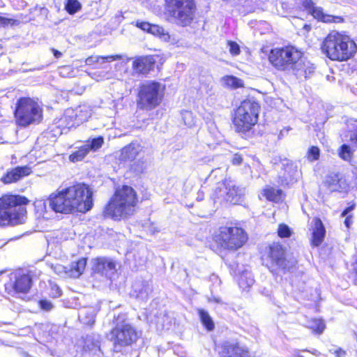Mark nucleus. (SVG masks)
I'll use <instances>...</instances> for the list:
<instances>
[{
  "mask_svg": "<svg viewBox=\"0 0 357 357\" xmlns=\"http://www.w3.org/2000/svg\"><path fill=\"white\" fill-rule=\"evenodd\" d=\"M255 3H256L257 4V1H256V0L255 1Z\"/></svg>",
  "mask_w": 357,
  "mask_h": 357,
  "instance_id": "obj_61",
  "label": "nucleus"
},
{
  "mask_svg": "<svg viewBox=\"0 0 357 357\" xmlns=\"http://www.w3.org/2000/svg\"><path fill=\"white\" fill-rule=\"evenodd\" d=\"M83 348L85 351L96 354L100 351L99 340L88 335L84 340Z\"/></svg>",
  "mask_w": 357,
  "mask_h": 357,
  "instance_id": "obj_27",
  "label": "nucleus"
},
{
  "mask_svg": "<svg viewBox=\"0 0 357 357\" xmlns=\"http://www.w3.org/2000/svg\"><path fill=\"white\" fill-rule=\"evenodd\" d=\"M132 162V163L130 165V169L136 174H141L146 169V164L144 158H137Z\"/></svg>",
  "mask_w": 357,
  "mask_h": 357,
  "instance_id": "obj_35",
  "label": "nucleus"
},
{
  "mask_svg": "<svg viewBox=\"0 0 357 357\" xmlns=\"http://www.w3.org/2000/svg\"><path fill=\"white\" fill-rule=\"evenodd\" d=\"M263 195L268 201L279 202L282 200V190L270 185H266L263 190Z\"/></svg>",
  "mask_w": 357,
  "mask_h": 357,
  "instance_id": "obj_25",
  "label": "nucleus"
},
{
  "mask_svg": "<svg viewBox=\"0 0 357 357\" xmlns=\"http://www.w3.org/2000/svg\"><path fill=\"white\" fill-rule=\"evenodd\" d=\"M115 327L111 331L112 340L116 351L118 347L130 346L138 338L136 329L126 319L125 314H119L115 317Z\"/></svg>",
  "mask_w": 357,
  "mask_h": 357,
  "instance_id": "obj_10",
  "label": "nucleus"
},
{
  "mask_svg": "<svg viewBox=\"0 0 357 357\" xmlns=\"http://www.w3.org/2000/svg\"><path fill=\"white\" fill-rule=\"evenodd\" d=\"M52 289H54V291H56L55 293H52V295H53L54 297L56 298V297H59V296H61V289H59V287L57 285H56V284L53 285Z\"/></svg>",
  "mask_w": 357,
  "mask_h": 357,
  "instance_id": "obj_52",
  "label": "nucleus"
},
{
  "mask_svg": "<svg viewBox=\"0 0 357 357\" xmlns=\"http://www.w3.org/2000/svg\"><path fill=\"white\" fill-rule=\"evenodd\" d=\"M89 153L88 147L84 144L78 150L72 153L69 156V159L73 162L81 161Z\"/></svg>",
  "mask_w": 357,
  "mask_h": 357,
  "instance_id": "obj_34",
  "label": "nucleus"
},
{
  "mask_svg": "<svg viewBox=\"0 0 357 357\" xmlns=\"http://www.w3.org/2000/svg\"><path fill=\"white\" fill-rule=\"evenodd\" d=\"M87 314V312L85 309H82L79 312V318L85 324H93L94 322V316L92 313L89 314V317H86V319L84 318V316Z\"/></svg>",
  "mask_w": 357,
  "mask_h": 357,
  "instance_id": "obj_41",
  "label": "nucleus"
},
{
  "mask_svg": "<svg viewBox=\"0 0 357 357\" xmlns=\"http://www.w3.org/2000/svg\"><path fill=\"white\" fill-rule=\"evenodd\" d=\"M228 46L229 47V52L233 56H237L240 54V47L239 45L234 41H228Z\"/></svg>",
  "mask_w": 357,
  "mask_h": 357,
  "instance_id": "obj_45",
  "label": "nucleus"
},
{
  "mask_svg": "<svg viewBox=\"0 0 357 357\" xmlns=\"http://www.w3.org/2000/svg\"><path fill=\"white\" fill-rule=\"evenodd\" d=\"M165 86L156 81H146L141 84L137 105L139 109L151 110L158 107L162 99Z\"/></svg>",
  "mask_w": 357,
  "mask_h": 357,
  "instance_id": "obj_6",
  "label": "nucleus"
},
{
  "mask_svg": "<svg viewBox=\"0 0 357 357\" xmlns=\"http://www.w3.org/2000/svg\"><path fill=\"white\" fill-rule=\"evenodd\" d=\"M167 10L175 23L187 26L192 22L196 12L195 0H165Z\"/></svg>",
  "mask_w": 357,
  "mask_h": 357,
  "instance_id": "obj_7",
  "label": "nucleus"
},
{
  "mask_svg": "<svg viewBox=\"0 0 357 357\" xmlns=\"http://www.w3.org/2000/svg\"><path fill=\"white\" fill-rule=\"evenodd\" d=\"M15 281L13 284V288L16 292L26 293L31 287L32 280L29 274L16 272L13 274Z\"/></svg>",
  "mask_w": 357,
  "mask_h": 357,
  "instance_id": "obj_21",
  "label": "nucleus"
},
{
  "mask_svg": "<svg viewBox=\"0 0 357 357\" xmlns=\"http://www.w3.org/2000/svg\"><path fill=\"white\" fill-rule=\"evenodd\" d=\"M15 20L0 16V26L13 25L15 24Z\"/></svg>",
  "mask_w": 357,
  "mask_h": 357,
  "instance_id": "obj_48",
  "label": "nucleus"
},
{
  "mask_svg": "<svg viewBox=\"0 0 357 357\" xmlns=\"http://www.w3.org/2000/svg\"><path fill=\"white\" fill-rule=\"evenodd\" d=\"M81 8L82 5L77 0H68L65 4V9L70 15L76 13Z\"/></svg>",
  "mask_w": 357,
  "mask_h": 357,
  "instance_id": "obj_37",
  "label": "nucleus"
},
{
  "mask_svg": "<svg viewBox=\"0 0 357 357\" xmlns=\"http://www.w3.org/2000/svg\"><path fill=\"white\" fill-rule=\"evenodd\" d=\"M152 35L158 37L164 42H168L173 45L178 46V40L174 36L169 35L162 26L157 24H152L150 33Z\"/></svg>",
  "mask_w": 357,
  "mask_h": 357,
  "instance_id": "obj_23",
  "label": "nucleus"
},
{
  "mask_svg": "<svg viewBox=\"0 0 357 357\" xmlns=\"http://www.w3.org/2000/svg\"><path fill=\"white\" fill-rule=\"evenodd\" d=\"M322 50L331 60L347 61L356 54L357 45L349 36L335 32L326 38Z\"/></svg>",
  "mask_w": 357,
  "mask_h": 357,
  "instance_id": "obj_4",
  "label": "nucleus"
},
{
  "mask_svg": "<svg viewBox=\"0 0 357 357\" xmlns=\"http://www.w3.org/2000/svg\"><path fill=\"white\" fill-rule=\"evenodd\" d=\"M38 305H39L40 308L42 310L45 311V312H50L54 307V305L52 303V302H50V301H48L47 299H42V300L39 301Z\"/></svg>",
  "mask_w": 357,
  "mask_h": 357,
  "instance_id": "obj_44",
  "label": "nucleus"
},
{
  "mask_svg": "<svg viewBox=\"0 0 357 357\" xmlns=\"http://www.w3.org/2000/svg\"><path fill=\"white\" fill-rule=\"evenodd\" d=\"M137 198L134 189L128 185H123L116 189L105 208V215L115 220L126 218L135 212Z\"/></svg>",
  "mask_w": 357,
  "mask_h": 357,
  "instance_id": "obj_2",
  "label": "nucleus"
},
{
  "mask_svg": "<svg viewBox=\"0 0 357 357\" xmlns=\"http://www.w3.org/2000/svg\"><path fill=\"white\" fill-rule=\"evenodd\" d=\"M122 57L123 56L120 54L109 55V56H90L86 59L85 63L87 65H92L95 63H98L100 61V60L102 61V63L112 62L113 61L121 59Z\"/></svg>",
  "mask_w": 357,
  "mask_h": 357,
  "instance_id": "obj_28",
  "label": "nucleus"
},
{
  "mask_svg": "<svg viewBox=\"0 0 357 357\" xmlns=\"http://www.w3.org/2000/svg\"><path fill=\"white\" fill-rule=\"evenodd\" d=\"M354 206H351L346 208L342 213V216H347L349 213L354 209Z\"/></svg>",
  "mask_w": 357,
  "mask_h": 357,
  "instance_id": "obj_55",
  "label": "nucleus"
},
{
  "mask_svg": "<svg viewBox=\"0 0 357 357\" xmlns=\"http://www.w3.org/2000/svg\"><path fill=\"white\" fill-rule=\"evenodd\" d=\"M335 354L337 357H344L346 355V351L342 349L339 348L335 351Z\"/></svg>",
  "mask_w": 357,
  "mask_h": 357,
  "instance_id": "obj_53",
  "label": "nucleus"
},
{
  "mask_svg": "<svg viewBox=\"0 0 357 357\" xmlns=\"http://www.w3.org/2000/svg\"><path fill=\"white\" fill-rule=\"evenodd\" d=\"M319 157V149L317 146H312L307 152V158L310 161L317 160Z\"/></svg>",
  "mask_w": 357,
  "mask_h": 357,
  "instance_id": "obj_43",
  "label": "nucleus"
},
{
  "mask_svg": "<svg viewBox=\"0 0 357 357\" xmlns=\"http://www.w3.org/2000/svg\"><path fill=\"white\" fill-rule=\"evenodd\" d=\"M70 121V119H68L66 121H62V117L59 120V126H65L66 128H70V127H68L67 126V123Z\"/></svg>",
  "mask_w": 357,
  "mask_h": 357,
  "instance_id": "obj_56",
  "label": "nucleus"
},
{
  "mask_svg": "<svg viewBox=\"0 0 357 357\" xmlns=\"http://www.w3.org/2000/svg\"><path fill=\"white\" fill-rule=\"evenodd\" d=\"M296 263V259L287 255L285 248L280 243H273L269 246L266 266L272 273L289 272Z\"/></svg>",
  "mask_w": 357,
  "mask_h": 357,
  "instance_id": "obj_9",
  "label": "nucleus"
},
{
  "mask_svg": "<svg viewBox=\"0 0 357 357\" xmlns=\"http://www.w3.org/2000/svg\"><path fill=\"white\" fill-rule=\"evenodd\" d=\"M245 188L236 185L230 179L219 183L215 190V198L233 204H238L243 201Z\"/></svg>",
  "mask_w": 357,
  "mask_h": 357,
  "instance_id": "obj_13",
  "label": "nucleus"
},
{
  "mask_svg": "<svg viewBox=\"0 0 357 357\" xmlns=\"http://www.w3.org/2000/svg\"><path fill=\"white\" fill-rule=\"evenodd\" d=\"M255 283L252 275L249 272H243L238 279V285L243 290H246Z\"/></svg>",
  "mask_w": 357,
  "mask_h": 357,
  "instance_id": "obj_30",
  "label": "nucleus"
},
{
  "mask_svg": "<svg viewBox=\"0 0 357 357\" xmlns=\"http://www.w3.org/2000/svg\"><path fill=\"white\" fill-rule=\"evenodd\" d=\"M243 161V156L241 153H236L233 155L231 162L234 165H238L241 164Z\"/></svg>",
  "mask_w": 357,
  "mask_h": 357,
  "instance_id": "obj_49",
  "label": "nucleus"
},
{
  "mask_svg": "<svg viewBox=\"0 0 357 357\" xmlns=\"http://www.w3.org/2000/svg\"><path fill=\"white\" fill-rule=\"evenodd\" d=\"M298 357H303V356H298Z\"/></svg>",
  "mask_w": 357,
  "mask_h": 357,
  "instance_id": "obj_63",
  "label": "nucleus"
},
{
  "mask_svg": "<svg viewBox=\"0 0 357 357\" xmlns=\"http://www.w3.org/2000/svg\"><path fill=\"white\" fill-rule=\"evenodd\" d=\"M31 169L28 166H18L10 169L1 178V181L4 184L15 183L24 176L29 175Z\"/></svg>",
  "mask_w": 357,
  "mask_h": 357,
  "instance_id": "obj_19",
  "label": "nucleus"
},
{
  "mask_svg": "<svg viewBox=\"0 0 357 357\" xmlns=\"http://www.w3.org/2000/svg\"><path fill=\"white\" fill-rule=\"evenodd\" d=\"M339 155L344 160L349 161L352 158L353 152L349 145L343 144L340 148Z\"/></svg>",
  "mask_w": 357,
  "mask_h": 357,
  "instance_id": "obj_40",
  "label": "nucleus"
},
{
  "mask_svg": "<svg viewBox=\"0 0 357 357\" xmlns=\"http://www.w3.org/2000/svg\"><path fill=\"white\" fill-rule=\"evenodd\" d=\"M220 357H254L248 348L234 341H225L220 347Z\"/></svg>",
  "mask_w": 357,
  "mask_h": 357,
  "instance_id": "obj_14",
  "label": "nucleus"
},
{
  "mask_svg": "<svg viewBox=\"0 0 357 357\" xmlns=\"http://www.w3.org/2000/svg\"><path fill=\"white\" fill-rule=\"evenodd\" d=\"M52 268H54V271L56 273H57L58 274H61L63 273H68V271H66V268L61 265H59V264L52 266Z\"/></svg>",
  "mask_w": 357,
  "mask_h": 357,
  "instance_id": "obj_50",
  "label": "nucleus"
},
{
  "mask_svg": "<svg viewBox=\"0 0 357 357\" xmlns=\"http://www.w3.org/2000/svg\"><path fill=\"white\" fill-rule=\"evenodd\" d=\"M26 197L6 194L0 197V226L23 224L26 219Z\"/></svg>",
  "mask_w": 357,
  "mask_h": 357,
  "instance_id": "obj_3",
  "label": "nucleus"
},
{
  "mask_svg": "<svg viewBox=\"0 0 357 357\" xmlns=\"http://www.w3.org/2000/svg\"><path fill=\"white\" fill-rule=\"evenodd\" d=\"M92 195L88 185L78 183L52 195L48 202L51 208L56 213H85L93 206Z\"/></svg>",
  "mask_w": 357,
  "mask_h": 357,
  "instance_id": "obj_1",
  "label": "nucleus"
},
{
  "mask_svg": "<svg viewBox=\"0 0 357 357\" xmlns=\"http://www.w3.org/2000/svg\"><path fill=\"white\" fill-rule=\"evenodd\" d=\"M181 117L184 124L190 128L194 126L197 123L196 118L190 111H183L181 112Z\"/></svg>",
  "mask_w": 357,
  "mask_h": 357,
  "instance_id": "obj_38",
  "label": "nucleus"
},
{
  "mask_svg": "<svg viewBox=\"0 0 357 357\" xmlns=\"http://www.w3.org/2000/svg\"><path fill=\"white\" fill-rule=\"evenodd\" d=\"M197 199L198 201H202V200H203V199H204V195H203V192H202L199 191V192H198V195H197Z\"/></svg>",
  "mask_w": 357,
  "mask_h": 357,
  "instance_id": "obj_58",
  "label": "nucleus"
},
{
  "mask_svg": "<svg viewBox=\"0 0 357 357\" xmlns=\"http://www.w3.org/2000/svg\"><path fill=\"white\" fill-rule=\"evenodd\" d=\"M151 291L152 288L148 282L137 280L132 284L130 296L137 300L144 301L148 299Z\"/></svg>",
  "mask_w": 357,
  "mask_h": 357,
  "instance_id": "obj_20",
  "label": "nucleus"
},
{
  "mask_svg": "<svg viewBox=\"0 0 357 357\" xmlns=\"http://www.w3.org/2000/svg\"><path fill=\"white\" fill-rule=\"evenodd\" d=\"M94 273L111 279L116 272L115 261L108 257H98L93 260Z\"/></svg>",
  "mask_w": 357,
  "mask_h": 357,
  "instance_id": "obj_16",
  "label": "nucleus"
},
{
  "mask_svg": "<svg viewBox=\"0 0 357 357\" xmlns=\"http://www.w3.org/2000/svg\"><path fill=\"white\" fill-rule=\"evenodd\" d=\"M213 239L221 248L236 251L247 242L248 235L244 229L238 227H221Z\"/></svg>",
  "mask_w": 357,
  "mask_h": 357,
  "instance_id": "obj_8",
  "label": "nucleus"
},
{
  "mask_svg": "<svg viewBox=\"0 0 357 357\" xmlns=\"http://www.w3.org/2000/svg\"><path fill=\"white\" fill-rule=\"evenodd\" d=\"M198 313L202 323L208 331H213L214 328V323L208 314V312L203 309H199Z\"/></svg>",
  "mask_w": 357,
  "mask_h": 357,
  "instance_id": "obj_33",
  "label": "nucleus"
},
{
  "mask_svg": "<svg viewBox=\"0 0 357 357\" xmlns=\"http://www.w3.org/2000/svg\"><path fill=\"white\" fill-rule=\"evenodd\" d=\"M260 108L259 104L254 99L241 102L233 119L236 130L242 132L250 130L258 121Z\"/></svg>",
  "mask_w": 357,
  "mask_h": 357,
  "instance_id": "obj_5",
  "label": "nucleus"
},
{
  "mask_svg": "<svg viewBox=\"0 0 357 357\" xmlns=\"http://www.w3.org/2000/svg\"><path fill=\"white\" fill-rule=\"evenodd\" d=\"M315 19L323 21L324 22H331L333 21L334 17L333 15H326L324 13L323 10L320 7L314 6L310 13Z\"/></svg>",
  "mask_w": 357,
  "mask_h": 357,
  "instance_id": "obj_31",
  "label": "nucleus"
},
{
  "mask_svg": "<svg viewBox=\"0 0 357 357\" xmlns=\"http://www.w3.org/2000/svg\"><path fill=\"white\" fill-rule=\"evenodd\" d=\"M220 81L222 85L234 89L243 86L242 80L233 75H226L222 77Z\"/></svg>",
  "mask_w": 357,
  "mask_h": 357,
  "instance_id": "obj_32",
  "label": "nucleus"
},
{
  "mask_svg": "<svg viewBox=\"0 0 357 357\" xmlns=\"http://www.w3.org/2000/svg\"><path fill=\"white\" fill-rule=\"evenodd\" d=\"M309 328H311L313 331L321 334L325 329V324L322 319H313L310 322Z\"/></svg>",
  "mask_w": 357,
  "mask_h": 357,
  "instance_id": "obj_39",
  "label": "nucleus"
},
{
  "mask_svg": "<svg viewBox=\"0 0 357 357\" xmlns=\"http://www.w3.org/2000/svg\"><path fill=\"white\" fill-rule=\"evenodd\" d=\"M354 335H355L356 338V340H357V331H356V332H354Z\"/></svg>",
  "mask_w": 357,
  "mask_h": 357,
  "instance_id": "obj_60",
  "label": "nucleus"
},
{
  "mask_svg": "<svg viewBox=\"0 0 357 357\" xmlns=\"http://www.w3.org/2000/svg\"><path fill=\"white\" fill-rule=\"evenodd\" d=\"M153 64L151 58L139 57L133 61L132 68L137 73L144 74L151 70Z\"/></svg>",
  "mask_w": 357,
  "mask_h": 357,
  "instance_id": "obj_24",
  "label": "nucleus"
},
{
  "mask_svg": "<svg viewBox=\"0 0 357 357\" xmlns=\"http://www.w3.org/2000/svg\"><path fill=\"white\" fill-rule=\"evenodd\" d=\"M349 137L351 145L357 149V124L354 127V130L349 132Z\"/></svg>",
  "mask_w": 357,
  "mask_h": 357,
  "instance_id": "obj_46",
  "label": "nucleus"
},
{
  "mask_svg": "<svg viewBox=\"0 0 357 357\" xmlns=\"http://www.w3.org/2000/svg\"><path fill=\"white\" fill-rule=\"evenodd\" d=\"M91 114V110L87 106H79L76 109H67L62 116V121L70 119V121L67 123V126L74 127L87 121Z\"/></svg>",
  "mask_w": 357,
  "mask_h": 357,
  "instance_id": "obj_15",
  "label": "nucleus"
},
{
  "mask_svg": "<svg viewBox=\"0 0 357 357\" xmlns=\"http://www.w3.org/2000/svg\"><path fill=\"white\" fill-rule=\"evenodd\" d=\"M211 301H214L215 303H221L220 298L217 297H213L210 299Z\"/></svg>",
  "mask_w": 357,
  "mask_h": 357,
  "instance_id": "obj_59",
  "label": "nucleus"
},
{
  "mask_svg": "<svg viewBox=\"0 0 357 357\" xmlns=\"http://www.w3.org/2000/svg\"><path fill=\"white\" fill-rule=\"evenodd\" d=\"M312 223L313 224L312 226V244L318 247L324 239L326 229L321 220L318 218H314Z\"/></svg>",
  "mask_w": 357,
  "mask_h": 357,
  "instance_id": "obj_22",
  "label": "nucleus"
},
{
  "mask_svg": "<svg viewBox=\"0 0 357 357\" xmlns=\"http://www.w3.org/2000/svg\"><path fill=\"white\" fill-rule=\"evenodd\" d=\"M303 4V6L308 10V13H310V10L314 7L312 0H304Z\"/></svg>",
  "mask_w": 357,
  "mask_h": 357,
  "instance_id": "obj_51",
  "label": "nucleus"
},
{
  "mask_svg": "<svg viewBox=\"0 0 357 357\" xmlns=\"http://www.w3.org/2000/svg\"><path fill=\"white\" fill-rule=\"evenodd\" d=\"M103 143L104 139L100 136L92 139L91 141H87L85 146L88 147L89 152L90 151H96L102 146Z\"/></svg>",
  "mask_w": 357,
  "mask_h": 357,
  "instance_id": "obj_36",
  "label": "nucleus"
},
{
  "mask_svg": "<svg viewBox=\"0 0 357 357\" xmlns=\"http://www.w3.org/2000/svg\"><path fill=\"white\" fill-rule=\"evenodd\" d=\"M351 218V215L346 216V218L344 220V225L347 228H349L352 223Z\"/></svg>",
  "mask_w": 357,
  "mask_h": 357,
  "instance_id": "obj_54",
  "label": "nucleus"
},
{
  "mask_svg": "<svg viewBox=\"0 0 357 357\" xmlns=\"http://www.w3.org/2000/svg\"><path fill=\"white\" fill-rule=\"evenodd\" d=\"M137 26L142 30L146 31L147 33H150L152 24H150L146 22H137Z\"/></svg>",
  "mask_w": 357,
  "mask_h": 357,
  "instance_id": "obj_47",
  "label": "nucleus"
},
{
  "mask_svg": "<svg viewBox=\"0 0 357 357\" xmlns=\"http://www.w3.org/2000/svg\"><path fill=\"white\" fill-rule=\"evenodd\" d=\"M146 148L138 142H132L121 149V160L132 161L137 158H144Z\"/></svg>",
  "mask_w": 357,
  "mask_h": 357,
  "instance_id": "obj_18",
  "label": "nucleus"
},
{
  "mask_svg": "<svg viewBox=\"0 0 357 357\" xmlns=\"http://www.w3.org/2000/svg\"><path fill=\"white\" fill-rule=\"evenodd\" d=\"M326 184L331 192L340 191L342 188L339 175L337 174L328 176L326 179Z\"/></svg>",
  "mask_w": 357,
  "mask_h": 357,
  "instance_id": "obj_29",
  "label": "nucleus"
},
{
  "mask_svg": "<svg viewBox=\"0 0 357 357\" xmlns=\"http://www.w3.org/2000/svg\"><path fill=\"white\" fill-rule=\"evenodd\" d=\"M315 67L310 61L303 57H300L293 65L292 69H290L288 73H291L298 79H307L314 73Z\"/></svg>",
  "mask_w": 357,
  "mask_h": 357,
  "instance_id": "obj_17",
  "label": "nucleus"
},
{
  "mask_svg": "<svg viewBox=\"0 0 357 357\" xmlns=\"http://www.w3.org/2000/svg\"><path fill=\"white\" fill-rule=\"evenodd\" d=\"M2 273H0V275H1Z\"/></svg>",
  "mask_w": 357,
  "mask_h": 357,
  "instance_id": "obj_62",
  "label": "nucleus"
},
{
  "mask_svg": "<svg viewBox=\"0 0 357 357\" xmlns=\"http://www.w3.org/2000/svg\"><path fill=\"white\" fill-rule=\"evenodd\" d=\"M15 115L17 123L23 127L39 123L43 116L40 105L30 98H21L18 100Z\"/></svg>",
  "mask_w": 357,
  "mask_h": 357,
  "instance_id": "obj_11",
  "label": "nucleus"
},
{
  "mask_svg": "<svg viewBox=\"0 0 357 357\" xmlns=\"http://www.w3.org/2000/svg\"><path fill=\"white\" fill-rule=\"evenodd\" d=\"M86 265V259L82 258L77 261L73 262L69 269V275L73 278H78L84 271Z\"/></svg>",
  "mask_w": 357,
  "mask_h": 357,
  "instance_id": "obj_26",
  "label": "nucleus"
},
{
  "mask_svg": "<svg viewBox=\"0 0 357 357\" xmlns=\"http://www.w3.org/2000/svg\"><path fill=\"white\" fill-rule=\"evenodd\" d=\"M278 236L281 238H286L291 236V229L290 228L284 224L280 225L278 229Z\"/></svg>",
  "mask_w": 357,
  "mask_h": 357,
  "instance_id": "obj_42",
  "label": "nucleus"
},
{
  "mask_svg": "<svg viewBox=\"0 0 357 357\" xmlns=\"http://www.w3.org/2000/svg\"><path fill=\"white\" fill-rule=\"evenodd\" d=\"M303 53L293 46L271 50L268 59L278 70L287 73L292 69L293 65L301 57Z\"/></svg>",
  "mask_w": 357,
  "mask_h": 357,
  "instance_id": "obj_12",
  "label": "nucleus"
},
{
  "mask_svg": "<svg viewBox=\"0 0 357 357\" xmlns=\"http://www.w3.org/2000/svg\"><path fill=\"white\" fill-rule=\"evenodd\" d=\"M52 52H53L54 56L57 59L60 58L62 55L61 52L56 50L53 49Z\"/></svg>",
  "mask_w": 357,
  "mask_h": 357,
  "instance_id": "obj_57",
  "label": "nucleus"
}]
</instances>
